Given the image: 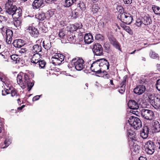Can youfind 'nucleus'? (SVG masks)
Instances as JSON below:
<instances>
[{
    "instance_id": "obj_1",
    "label": "nucleus",
    "mask_w": 160,
    "mask_h": 160,
    "mask_svg": "<svg viewBox=\"0 0 160 160\" xmlns=\"http://www.w3.org/2000/svg\"><path fill=\"white\" fill-rule=\"evenodd\" d=\"M100 61H96L92 64L90 67L91 70L96 74H99L101 77L104 78L108 79L110 78V75L105 70H103L101 68V66L103 67L106 68L107 70L108 69L109 67V63L108 61H103L100 63L98 62Z\"/></svg>"
},
{
    "instance_id": "obj_2",
    "label": "nucleus",
    "mask_w": 160,
    "mask_h": 160,
    "mask_svg": "<svg viewBox=\"0 0 160 160\" xmlns=\"http://www.w3.org/2000/svg\"><path fill=\"white\" fill-rule=\"evenodd\" d=\"M24 76L23 78L22 75L18 74L17 77V82L18 84L22 86H25L26 85L28 87V91L31 90L34 84L33 80L29 76V74L26 73H22Z\"/></svg>"
},
{
    "instance_id": "obj_3",
    "label": "nucleus",
    "mask_w": 160,
    "mask_h": 160,
    "mask_svg": "<svg viewBox=\"0 0 160 160\" xmlns=\"http://www.w3.org/2000/svg\"><path fill=\"white\" fill-rule=\"evenodd\" d=\"M148 98L150 102L155 109L160 108V95L154 94H149Z\"/></svg>"
},
{
    "instance_id": "obj_4",
    "label": "nucleus",
    "mask_w": 160,
    "mask_h": 160,
    "mask_svg": "<svg viewBox=\"0 0 160 160\" xmlns=\"http://www.w3.org/2000/svg\"><path fill=\"white\" fill-rule=\"evenodd\" d=\"M128 122L131 126L136 130L139 129L142 126V122L140 119L137 117L132 116L130 117Z\"/></svg>"
},
{
    "instance_id": "obj_5",
    "label": "nucleus",
    "mask_w": 160,
    "mask_h": 160,
    "mask_svg": "<svg viewBox=\"0 0 160 160\" xmlns=\"http://www.w3.org/2000/svg\"><path fill=\"white\" fill-rule=\"evenodd\" d=\"M141 115L142 117L148 120H151L154 117L153 112L150 109H142L141 111Z\"/></svg>"
},
{
    "instance_id": "obj_6",
    "label": "nucleus",
    "mask_w": 160,
    "mask_h": 160,
    "mask_svg": "<svg viewBox=\"0 0 160 160\" xmlns=\"http://www.w3.org/2000/svg\"><path fill=\"white\" fill-rule=\"evenodd\" d=\"M120 17L121 21L126 24H130L133 20L132 16L129 13L123 12L120 14Z\"/></svg>"
},
{
    "instance_id": "obj_7",
    "label": "nucleus",
    "mask_w": 160,
    "mask_h": 160,
    "mask_svg": "<svg viewBox=\"0 0 160 160\" xmlns=\"http://www.w3.org/2000/svg\"><path fill=\"white\" fill-rule=\"evenodd\" d=\"M144 148L147 153L152 154L155 152L156 146L153 142L149 140L145 143Z\"/></svg>"
},
{
    "instance_id": "obj_8",
    "label": "nucleus",
    "mask_w": 160,
    "mask_h": 160,
    "mask_svg": "<svg viewBox=\"0 0 160 160\" xmlns=\"http://www.w3.org/2000/svg\"><path fill=\"white\" fill-rule=\"evenodd\" d=\"M92 50L96 56H101L103 54V49L102 45L98 43H95L93 46Z\"/></svg>"
},
{
    "instance_id": "obj_9",
    "label": "nucleus",
    "mask_w": 160,
    "mask_h": 160,
    "mask_svg": "<svg viewBox=\"0 0 160 160\" xmlns=\"http://www.w3.org/2000/svg\"><path fill=\"white\" fill-rule=\"evenodd\" d=\"M138 142L137 141L135 142H132L129 143V146L132 152H134L136 154L138 153L139 152V150L140 149V147L138 145L137 143Z\"/></svg>"
},
{
    "instance_id": "obj_10",
    "label": "nucleus",
    "mask_w": 160,
    "mask_h": 160,
    "mask_svg": "<svg viewBox=\"0 0 160 160\" xmlns=\"http://www.w3.org/2000/svg\"><path fill=\"white\" fill-rule=\"evenodd\" d=\"M127 135L128 137L129 143L132 142L137 141V138L136 133L131 130L127 129Z\"/></svg>"
},
{
    "instance_id": "obj_11",
    "label": "nucleus",
    "mask_w": 160,
    "mask_h": 160,
    "mask_svg": "<svg viewBox=\"0 0 160 160\" xmlns=\"http://www.w3.org/2000/svg\"><path fill=\"white\" fill-rule=\"evenodd\" d=\"M26 61H12L11 62L12 64L14 67L19 68L20 67H23L24 66H28V63Z\"/></svg>"
},
{
    "instance_id": "obj_12",
    "label": "nucleus",
    "mask_w": 160,
    "mask_h": 160,
    "mask_svg": "<svg viewBox=\"0 0 160 160\" xmlns=\"http://www.w3.org/2000/svg\"><path fill=\"white\" fill-rule=\"evenodd\" d=\"M108 39L111 44L115 48L118 50L120 49L119 44L115 38L112 36L110 35L108 36Z\"/></svg>"
},
{
    "instance_id": "obj_13",
    "label": "nucleus",
    "mask_w": 160,
    "mask_h": 160,
    "mask_svg": "<svg viewBox=\"0 0 160 160\" xmlns=\"http://www.w3.org/2000/svg\"><path fill=\"white\" fill-rule=\"evenodd\" d=\"M128 77L127 75L124 76L123 78V80L120 84V87L118 89L119 92L121 94H123L125 92L126 89V81Z\"/></svg>"
},
{
    "instance_id": "obj_14",
    "label": "nucleus",
    "mask_w": 160,
    "mask_h": 160,
    "mask_svg": "<svg viewBox=\"0 0 160 160\" xmlns=\"http://www.w3.org/2000/svg\"><path fill=\"white\" fill-rule=\"evenodd\" d=\"M146 90L145 87L143 85L137 86L133 90L134 93L136 94L140 95L142 94Z\"/></svg>"
},
{
    "instance_id": "obj_15",
    "label": "nucleus",
    "mask_w": 160,
    "mask_h": 160,
    "mask_svg": "<svg viewBox=\"0 0 160 160\" xmlns=\"http://www.w3.org/2000/svg\"><path fill=\"white\" fill-rule=\"evenodd\" d=\"M149 130V128L148 126H143L141 131V137L143 139L147 138L148 137Z\"/></svg>"
},
{
    "instance_id": "obj_16",
    "label": "nucleus",
    "mask_w": 160,
    "mask_h": 160,
    "mask_svg": "<svg viewBox=\"0 0 160 160\" xmlns=\"http://www.w3.org/2000/svg\"><path fill=\"white\" fill-rule=\"evenodd\" d=\"M129 108L132 110H137L139 108L138 103L135 100H129L128 103Z\"/></svg>"
},
{
    "instance_id": "obj_17",
    "label": "nucleus",
    "mask_w": 160,
    "mask_h": 160,
    "mask_svg": "<svg viewBox=\"0 0 160 160\" xmlns=\"http://www.w3.org/2000/svg\"><path fill=\"white\" fill-rule=\"evenodd\" d=\"M4 34H6V42L9 44L11 43L12 39L13 36V32L12 31L9 29H7L6 30V32Z\"/></svg>"
},
{
    "instance_id": "obj_18",
    "label": "nucleus",
    "mask_w": 160,
    "mask_h": 160,
    "mask_svg": "<svg viewBox=\"0 0 160 160\" xmlns=\"http://www.w3.org/2000/svg\"><path fill=\"white\" fill-rule=\"evenodd\" d=\"M84 61H77L74 62L75 68L78 71H81L84 68Z\"/></svg>"
},
{
    "instance_id": "obj_19",
    "label": "nucleus",
    "mask_w": 160,
    "mask_h": 160,
    "mask_svg": "<svg viewBox=\"0 0 160 160\" xmlns=\"http://www.w3.org/2000/svg\"><path fill=\"white\" fill-rule=\"evenodd\" d=\"M13 46L16 48H20L25 44V42L21 39H16L12 43Z\"/></svg>"
},
{
    "instance_id": "obj_20",
    "label": "nucleus",
    "mask_w": 160,
    "mask_h": 160,
    "mask_svg": "<svg viewBox=\"0 0 160 160\" xmlns=\"http://www.w3.org/2000/svg\"><path fill=\"white\" fill-rule=\"evenodd\" d=\"M84 39L85 43L87 44H90L93 41V36L90 33L85 34Z\"/></svg>"
},
{
    "instance_id": "obj_21",
    "label": "nucleus",
    "mask_w": 160,
    "mask_h": 160,
    "mask_svg": "<svg viewBox=\"0 0 160 160\" xmlns=\"http://www.w3.org/2000/svg\"><path fill=\"white\" fill-rule=\"evenodd\" d=\"M44 0H35L32 3V6L34 9H38L44 6Z\"/></svg>"
},
{
    "instance_id": "obj_22",
    "label": "nucleus",
    "mask_w": 160,
    "mask_h": 160,
    "mask_svg": "<svg viewBox=\"0 0 160 160\" xmlns=\"http://www.w3.org/2000/svg\"><path fill=\"white\" fill-rule=\"evenodd\" d=\"M153 130L154 132H160V124L159 122L156 120L153 121L152 122Z\"/></svg>"
},
{
    "instance_id": "obj_23",
    "label": "nucleus",
    "mask_w": 160,
    "mask_h": 160,
    "mask_svg": "<svg viewBox=\"0 0 160 160\" xmlns=\"http://www.w3.org/2000/svg\"><path fill=\"white\" fill-rule=\"evenodd\" d=\"M27 30L29 31V32L32 36L35 38H37L38 36L39 32L37 28L34 27H30L28 28Z\"/></svg>"
},
{
    "instance_id": "obj_24",
    "label": "nucleus",
    "mask_w": 160,
    "mask_h": 160,
    "mask_svg": "<svg viewBox=\"0 0 160 160\" xmlns=\"http://www.w3.org/2000/svg\"><path fill=\"white\" fill-rule=\"evenodd\" d=\"M141 20L143 24L145 25H150L152 22L151 19L148 15L144 16L141 18Z\"/></svg>"
},
{
    "instance_id": "obj_25",
    "label": "nucleus",
    "mask_w": 160,
    "mask_h": 160,
    "mask_svg": "<svg viewBox=\"0 0 160 160\" xmlns=\"http://www.w3.org/2000/svg\"><path fill=\"white\" fill-rule=\"evenodd\" d=\"M16 8L17 7L15 5L13 6H9V7L6 8V12L10 15L12 16L14 14Z\"/></svg>"
},
{
    "instance_id": "obj_26",
    "label": "nucleus",
    "mask_w": 160,
    "mask_h": 160,
    "mask_svg": "<svg viewBox=\"0 0 160 160\" xmlns=\"http://www.w3.org/2000/svg\"><path fill=\"white\" fill-rule=\"evenodd\" d=\"M14 14L12 16L13 18L18 19L22 15V10L20 8H16Z\"/></svg>"
},
{
    "instance_id": "obj_27",
    "label": "nucleus",
    "mask_w": 160,
    "mask_h": 160,
    "mask_svg": "<svg viewBox=\"0 0 160 160\" xmlns=\"http://www.w3.org/2000/svg\"><path fill=\"white\" fill-rule=\"evenodd\" d=\"M77 36H76L74 34H72L68 36L67 39L70 43H77L76 41L78 40Z\"/></svg>"
},
{
    "instance_id": "obj_28",
    "label": "nucleus",
    "mask_w": 160,
    "mask_h": 160,
    "mask_svg": "<svg viewBox=\"0 0 160 160\" xmlns=\"http://www.w3.org/2000/svg\"><path fill=\"white\" fill-rule=\"evenodd\" d=\"M29 62L37 64L41 68H44L46 64L45 61H37V62L34 61H29Z\"/></svg>"
},
{
    "instance_id": "obj_29",
    "label": "nucleus",
    "mask_w": 160,
    "mask_h": 160,
    "mask_svg": "<svg viewBox=\"0 0 160 160\" xmlns=\"http://www.w3.org/2000/svg\"><path fill=\"white\" fill-rule=\"evenodd\" d=\"M36 18L40 21H43L46 18L45 13L43 12H39L35 15Z\"/></svg>"
},
{
    "instance_id": "obj_30",
    "label": "nucleus",
    "mask_w": 160,
    "mask_h": 160,
    "mask_svg": "<svg viewBox=\"0 0 160 160\" xmlns=\"http://www.w3.org/2000/svg\"><path fill=\"white\" fill-rule=\"evenodd\" d=\"M65 57H66V59L67 58L63 55L60 53H56L52 57V58L58 60H60V59L62 60H64Z\"/></svg>"
},
{
    "instance_id": "obj_31",
    "label": "nucleus",
    "mask_w": 160,
    "mask_h": 160,
    "mask_svg": "<svg viewBox=\"0 0 160 160\" xmlns=\"http://www.w3.org/2000/svg\"><path fill=\"white\" fill-rule=\"evenodd\" d=\"M32 51L34 53H39L42 52V47L38 44L34 45L33 47Z\"/></svg>"
},
{
    "instance_id": "obj_32",
    "label": "nucleus",
    "mask_w": 160,
    "mask_h": 160,
    "mask_svg": "<svg viewBox=\"0 0 160 160\" xmlns=\"http://www.w3.org/2000/svg\"><path fill=\"white\" fill-rule=\"evenodd\" d=\"M77 0H65L64 6L66 7H69L74 4Z\"/></svg>"
},
{
    "instance_id": "obj_33",
    "label": "nucleus",
    "mask_w": 160,
    "mask_h": 160,
    "mask_svg": "<svg viewBox=\"0 0 160 160\" xmlns=\"http://www.w3.org/2000/svg\"><path fill=\"white\" fill-rule=\"evenodd\" d=\"M103 47L105 52L109 53L110 52V46L108 42H105L103 45Z\"/></svg>"
},
{
    "instance_id": "obj_34",
    "label": "nucleus",
    "mask_w": 160,
    "mask_h": 160,
    "mask_svg": "<svg viewBox=\"0 0 160 160\" xmlns=\"http://www.w3.org/2000/svg\"><path fill=\"white\" fill-rule=\"evenodd\" d=\"M43 46L45 49H49L51 47V42L49 41H43Z\"/></svg>"
},
{
    "instance_id": "obj_35",
    "label": "nucleus",
    "mask_w": 160,
    "mask_h": 160,
    "mask_svg": "<svg viewBox=\"0 0 160 160\" xmlns=\"http://www.w3.org/2000/svg\"><path fill=\"white\" fill-rule=\"evenodd\" d=\"M18 92L17 90L15 88H13L11 91L10 94L11 96L12 97L16 96V97L20 98V95L19 93H18Z\"/></svg>"
},
{
    "instance_id": "obj_36",
    "label": "nucleus",
    "mask_w": 160,
    "mask_h": 160,
    "mask_svg": "<svg viewBox=\"0 0 160 160\" xmlns=\"http://www.w3.org/2000/svg\"><path fill=\"white\" fill-rule=\"evenodd\" d=\"M42 55L40 53H36L33 55L31 59L32 60H41L42 59Z\"/></svg>"
},
{
    "instance_id": "obj_37",
    "label": "nucleus",
    "mask_w": 160,
    "mask_h": 160,
    "mask_svg": "<svg viewBox=\"0 0 160 160\" xmlns=\"http://www.w3.org/2000/svg\"><path fill=\"white\" fill-rule=\"evenodd\" d=\"M152 9L154 13L157 15H160V8L154 5L152 7Z\"/></svg>"
},
{
    "instance_id": "obj_38",
    "label": "nucleus",
    "mask_w": 160,
    "mask_h": 160,
    "mask_svg": "<svg viewBox=\"0 0 160 160\" xmlns=\"http://www.w3.org/2000/svg\"><path fill=\"white\" fill-rule=\"evenodd\" d=\"M78 7H79L82 11H84L86 9L85 4L83 2H80L77 4Z\"/></svg>"
},
{
    "instance_id": "obj_39",
    "label": "nucleus",
    "mask_w": 160,
    "mask_h": 160,
    "mask_svg": "<svg viewBox=\"0 0 160 160\" xmlns=\"http://www.w3.org/2000/svg\"><path fill=\"white\" fill-rule=\"evenodd\" d=\"M95 39L99 41H103L104 40V37L101 34H98L96 35Z\"/></svg>"
},
{
    "instance_id": "obj_40",
    "label": "nucleus",
    "mask_w": 160,
    "mask_h": 160,
    "mask_svg": "<svg viewBox=\"0 0 160 160\" xmlns=\"http://www.w3.org/2000/svg\"><path fill=\"white\" fill-rule=\"evenodd\" d=\"M82 26V25L81 22L76 23L73 26L74 30L76 31L77 29L81 28Z\"/></svg>"
},
{
    "instance_id": "obj_41",
    "label": "nucleus",
    "mask_w": 160,
    "mask_h": 160,
    "mask_svg": "<svg viewBox=\"0 0 160 160\" xmlns=\"http://www.w3.org/2000/svg\"><path fill=\"white\" fill-rule=\"evenodd\" d=\"M12 140L9 138H6L3 142L4 145H5V147H8L11 143Z\"/></svg>"
},
{
    "instance_id": "obj_42",
    "label": "nucleus",
    "mask_w": 160,
    "mask_h": 160,
    "mask_svg": "<svg viewBox=\"0 0 160 160\" xmlns=\"http://www.w3.org/2000/svg\"><path fill=\"white\" fill-rule=\"evenodd\" d=\"M150 56L153 59L159 58L158 54L154 52H152L150 53Z\"/></svg>"
},
{
    "instance_id": "obj_43",
    "label": "nucleus",
    "mask_w": 160,
    "mask_h": 160,
    "mask_svg": "<svg viewBox=\"0 0 160 160\" xmlns=\"http://www.w3.org/2000/svg\"><path fill=\"white\" fill-rule=\"evenodd\" d=\"M73 61H71L68 64V68L71 70H72V68L75 69L74 62H73Z\"/></svg>"
},
{
    "instance_id": "obj_44",
    "label": "nucleus",
    "mask_w": 160,
    "mask_h": 160,
    "mask_svg": "<svg viewBox=\"0 0 160 160\" xmlns=\"http://www.w3.org/2000/svg\"><path fill=\"white\" fill-rule=\"evenodd\" d=\"M99 8L97 5L93 6L92 8V12L93 13H96L98 11Z\"/></svg>"
},
{
    "instance_id": "obj_45",
    "label": "nucleus",
    "mask_w": 160,
    "mask_h": 160,
    "mask_svg": "<svg viewBox=\"0 0 160 160\" xmlns=\"http://www.w3.org/2000/svg\"><path fill=\"white\" fill-rule=\"evenodd\" d=\"M13 0H8V2L6 3L5 6L6 8L9 7V6H13Z\"/></svg>"
},
{
    "instance_id": "obj_46",
    "label": "nucleus",
    "mask_w": 160,
    "mask_h": 160,
    "mask_svg": "<svg viewBox=\"0 0 160 160\" xmlns=\"http://www.w3.org/2000/svg\"><path fill=\"white\" fill-rule=\"evenodd\" d=\"M135 24L138 27H141L142 25L143 24L141 19L137 20L136 21Z\"/></svg>"
},
{
    "instance_id": "obj_47",
    "label": "nucleus",
    "mask_w": 160,
    "mask_h": 160,
    "mask_svg": "<svg viewBox=\"0 0 160 160\" xmlns=\"http://www.w3.org/2000/svg\"><path fill=\"white\" fill-rule=\"evenodd\" d=\"M10 90L5 88L4 90L2 91V94L3 96H5L6 94L10 93Z\"/></svg>"
},
{
    "instance_id": "obj_48",
    "label": "nucleus",
    "mask_w": 160,
    "mask_h": 160,
    "mask_svg": "<svg viewBox=\"0 0 160 160\" xmlns=\"http://www.w3.org/2000/svg\"><path fill=\"white\" fill-rule=\"evenodd\" d=\"M65 34L63 30H61L59 32V36L60 38H63L65 36Z\"/></svg>"
},
{
    "instance_id": "obj_49",
    "label": "nucleus",
    "mask_w": 160,
    "mask_h": 160,
    "mask_svg": "<svg viewBox=\"0 0 160 160\" xmlns=\"http://www.w3.org/2000/svg\"><path fill=\"white\" fill-rule=\"evenodd\" d=\"M156 86L158 90L160 91V79L157 81Z\"/></svg>"
},
{
    "instance_id": "obj_50",
    "label": "nucleus",
    "mask_w": 160,
    "mask_h": 160,
    "mask_svg": "<svg viewBox=\"0 0 160 160\" xmlns=\"http://www.w3.org/2000/svg\"><path fill=\"white\" fill-rule=\"evenodd\" d=\"M13 23L14 25L16 27H17L20 25L21 23V22L20 21H19L18 20H15V21H14Z\"/></svg>"
},
{
    "instance_id": "obj_51",
    "label": "nucleus",
    "mask_w": 160,
    "mask_h": 160,
    "mask_svg": "<svg viewBox=\"0 0 160 160\" xmlns=\"http://www.w3.org/2000/svg\"><path fill=\"white\" fill-rule=\"evenodd\" d=\"M27 51V49L26 48H22L18 51L20 53H25Z\"/></svg>"
},
{
    "instance_id": "obj_52",
    "label": "nucleus",
    "mask_w": 160,
    "mask_h": 160,
    "mask_svg": "<svg viewBox=\"0 0 160 160\" xmlns=\"http://www.w3.org/2000/svg\"><path fill=\"white\" fill-rule=\"evenodd\" d=\"M124 29L128 33L130 34H132V32L128 26H127V27H125Z\"/></svg>"
},
{
    "instance_id": "obj_53",
    "label": "nucleus",
    "mask_w": 160,
    "mask_h": 160,
    "mask_svg": "<svg viewBox=\"0 0 160 160\" xmlns=\"http://www.w3.org/2000/svg\"><path fill=\"white\" fill-rule=\"evenodd\" d=\"M117 10L120 12V14L122 13L123 11V8L121 6H118L117 8Z\"/></svg>"
},
{
    "instance_id": "obj_54",
    "label": "nucleus",
    "mask_w": 160,
    "mask_h": 160,
    "mask_svg": "<svg viewBox=\"0 0 160 160\" xmlns=\"http://www.w3.org/2000/svg\"><path fill=\"white\" fill-rule=\"evenodd\" d=\"M55 0H44V1L48 4H52L54 2Z\"/></svg>"
},
{
    "instance_id": "obj_55",
    "label": "nucleus",
    "mask_w": 160,
    "mask_h": 160,
    "mask_svg": "<svg viewBox=\"0 0 160 160\" xmlns=\"http://www.w3.org/2000/svg\"><path fill=\"white\" fill-rule=\"evenodd\" d=\"M54 11L53 10H49L48 11V13L49 14V16L50 17H52L54 14Z\"/></svg>"
},
{
    "instance_id": "obj_56",
    "label": "nucleus",
    "mask_w": 160,
    "mask_h": 160,
    "mask_svg": "<svg viewBox=\"0 0 160 160\" xmlns=\"http://www.w3.org/2000/svg\"><path fill=\"white\" fill-rule=\"evenodd\" d=\"M40 96V95H37L34 96L32 98V101H35L38 100L39 99Z\"/></svg>"
},
{
    "instance_id": "obj_57",
    "label": "nucleus",
    "mask_w": 160,
    "mask_h": 160,
    "mask_svg": "<svg viewBox=\"0 0 160 160\" xmlns=\"http://www.w3.org/2000/svg\"><path fill=\"white\" fill-rule=\"evenodd\" d=\"M58 61H52V62H51L50 63H52V64H53L54 66H56L57 65H60V63L58 62Z\"/></svg>"
},
{
    "instance_id": "obj_58",
    "label": "nucleus",
    "mask_w": 160,
    "mask_h": 160,
    "mask_svg": "<svg viewBox=\"0 0 160 160\" xmlns=\"http://www.w3.org/2000/svg\"><path fill=\"white\" fill-rule=\"evenodd\" d=\"M125 4H130L132 2V0H123Z\"/></svg>"
},
{
    "instance_id": "obj_59",
    "label": "nucleus",
    "mask_w": 160,
    "mask_h": 160,
    "mask_svg": "<svg viewBox=\"0 0 160 160\" xmlns=\"http://www.w3.org/2000/svg\"><path fill=\"white\" fill-rule=\"evenodd\" d=\"M72 60H83V58L82 57H76L73 58Z\"/></svg>"
},
{
    "instance_id": "obj_60",
    "label": "nucleus",
    "mask_w": 160,
    "mask_h": 160,
    "mask_svg": "<svg viewBox=\"0 0 160 160\" xmlns=\"http://www.w3.org/2000/svg\"><path fill=\"white\" fill-rule=\"evenodd\" d=\"M16 57H18V56L15 55H12L11 56V59L12 60H18V58H16Z\"/></svg>"
},
{
    "instance_id": "obj_61",
    "label": "nucleus",
    "mask_w": 160,
    "mask_h": 160,
    "mask_svg": "<svg viewBox=\"0 0 160 160\" xmlns=\"http://www.w3.org/2000/svg\"><path fill=\"white\" fill-rule=\"evenodd\" d=\"M5 20L6 18L4 16L0 15V22H2V21H5Z\"/></svg>"
},
{
    "instance_id": "obj_62",
    "label": "nucleus",
    "mask_w": 160,
    "mask_h": 160,
    "mask_svg": "<svg viewBox=\"0 0 160 160\" xmlns=\"http://www.w3.org/2000/svg\"><path fill=\"white\" fill-rule=\"evenodd\" d=\"M6 146H5V145H4L3 142L1 143L0 144V147L1 148H4L7 147H5Z\"/></svg>"
},
{
    "instance_id": "obj_63",
    "label": "nucleus",
    "mask_w": 160,
    "mask_h": 160,
    "mask_svg": "<svg viewBox=\"0 0 160 160\" xmlns=\"http://www.w3.org/2000/svg\"><path fill=\"white\" fill-rule=\"evenodd\" d=\"M139 160H147L146 157L141 156L139 158Z\"/></svg>"
},
{
    "instance_id": "obj_64",
    "label": "nucleus",
    "mask_w": 160,
    "mask_h": 160,
    "mask_svg": "<svg viewBox=\"0 0 160 160\" xmlns=\"http://www.w3.org/2000/svg\"><path fill=\"white\" fill-rule=\"evenodd\" d=\"M0 81H2L3 83H5V80L4 77H2Z\"/></svg>"
}]
</instances>
